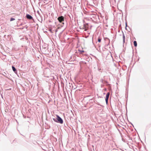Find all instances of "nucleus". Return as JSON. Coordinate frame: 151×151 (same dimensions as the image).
<instances>
[{"label": "nucleus", "instance_id": "1", "mask_svg": "<svg viewBox=\"0 0 151 151\" xmlns=\"http://www.w3.org/2000/svg\"><path fill=\"white\" fill-rule=\"evenodd\" d=\"M89 28V26L88 24H83L82 28L84 29L85 31L87 30Z\"/></svg>", "mask_w": 151, "mask_h": 151}, {"label": "nucleus", "instance_id": "2", "mask_svg": "<svg viewBox=\"0 0 151 151\" xmlns=\"http://www.w3.org/2000/svg\"><path fill=\"white\" fill-rule=\"evenodd\" d=\"M57 118V119L58 121V122L60 123L61 124H63V121L62 119L58 115H56Z\"/></svg>", "mask_w": 151, "mask_h": 151}, {"label": "nucleus", "instance_id": "3", "mask_svg": "<svg viewBox=\"0 0 151 151\" xmlns=\"http://www.w3.org/2000/svg\"><path fill=\"white\" fill-rule=\"evenodd\" d=\"M58 20L60 22H62L64 20V18L63 16H61L58 17Z\"/></svg>", "mask_w": 151, "mask_h": 151}, {"label": "nucleus", "instance_id": "4", "mask_svg": "<svg viewBox=\"0 0 151 151\" xmlns=\"http://www.w3.org/2000/svg\"><path fill=\"white\" fill-rule=\"evenodd\" d=\"M109 95L110 93L109 92H108V93H107L106 96L105 100L107 104L108 103V100L109 98Z\"/></svg>", "mask_w": 151, "mask_h": 151}, {"label": "nucleus", "instance_id": "5", "mask_svg": "<svg viewBox=\"0 0 151 151\" xmlns=\"http://www.w3.org/2000/svg\"><path fill=\"white\" fill-rule=\"evenodd\" d=\"M26 17L28 19H32V17L30 16V15L29 14H27L26 15Z\"/></svg>", "mask_w": 151, "mask_h": 151}, {"label": "nucleus", "instance_id": "6", "mask_svg": "<svg viewBox=\"0 0 151 151\" xmlns=\"http://www.w3.org/2000/svg\"><path fill=\"white\" fill-rule=\"evenodd\" d=\"M12 70H13V71L15 73H16L17 72V71H16V68H15L13 66H12Z\"/></svg>", "mask_w": 151, "mask_h": 151}, {"label": "nucleus", "instance_id": "7", "mask_svg": "<svg viewBox=\"0 0 151 151\" xmlns=\"http://www.w3.org/2000/svg\"><path fill=\"white\" fill-rule=\"evenodd\" d=\"M134 45L135 47H136L137 46V42L135 41H134Z\"/></svg>", "mask_w": 151, "mask_h": 151}, {"label": "nucleus", "instance_id": "8", "mask_svg": "<svg viewBox=\"0 0 151 151\" xmlns=\"http://www.w3.org/2000/svg\"><path fill=\"white\" fill-rule=\"evenodd\" d=\"M123 42L124 43V42H125V36H124V34L123 35Z\"/></svg>", "mask_w": 151, "mask_h": 151}, {"label": "nucleus", "instance_id": "9", "mask_svg": "<svg viewBox=\"0 0 151 151\" xmlns=\"http://www.w3.org/2000/svg\"><path fill=\"white\" fill-rule=\"evenodd\" d=\"M101 39L99 37L98 39V41L99 42H101Z\"/></svg>", "mask_w": 151, "mask_h": 151}, {"label": "nucleus", "instance_id": "10", "mask_svg": "<svg viewBox=\"0 0 151 151\" xmlns=\"http://www.w3.org/2000/svg\"><path fill=\"white\" fill-rule=\"evenodd\" d=\"M15 20V19L14 18H12L10 19V21H12Z\"/></svg>", "mask_w": 151, "mask_h": 151}, {"label": "nucleus", "instance_id": "11", "mask_svg": "<svg viewBox=\"0 0 151 151\" xmlns=\"http://www.w3.org/2000/svg\"><path fill=\"white\" fill-rule=\"evenodd\" d=\"M53 120L54 121H55V122H57V121L56 120V119H55L53 118Z\"/></svg>", "mask_w": 151, "mask_h": 151}, {"label": "nucleus", "instance_id": "12", "mask_svg": "<svg viewBox=\"0 0 151 151\" xmlns=\"http://www.w3.org/2000/svg\"><path fill=\"white\" fill-rule=\"evenodd\" d=\"M57 31H58V29H56V30H55V32H56Z\"/></svg>", "mask_w": 151, "mask_h": 151}, {"label": "nucleus", "instance_id": "13", "mask_svg": "<svg viewBox=\"0 0 151 151\" xmlns=\"http://www.w3.org/2000/svg\"><path fill=\"white\" fill-rule=\"evenodd\" d=\"M50 31L51 32H52V33L53 32H52L51 29H50Z\"/></svg>", "mask_w": 151, "mask_h": 151}]
</instances>
